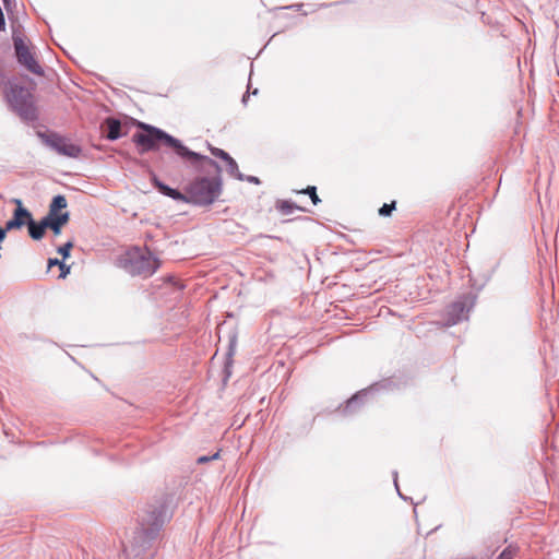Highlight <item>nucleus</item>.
<instances>
[{
    "label": "nucleus",
    "instance_id": "1",
    "mask_svg": "<svg viewBox=\"0 0 559 559\" xmlns=\"http://www.w3.org/2000/svg\"><path fill=\"white\" fill-rule=\"evenodd\" d=\"M189 163L195 171L204 175L195 177L186 188L188 203L205 206L218 199L222 192V168L212 158L210 163L205 160L183 159Z\"/></svg>",
    "mask_w": 559,
    "mask_h": 559
},
{
    "label": "nucleus",
    "instance_id": "2",
    "mask_svg": "<svg viewBox=\"0 0 559 559\" xmlns=\"http://www.w3.org/2000/svg\"><path fill=\"white\" fill-rule=\"evenodd\" d=\"M138 128L142 131L136 132L132 136V141L138 146L140 154H145L150 151H157L162 145L171 148L181 159L205 160L210 163V157L200 153L191 151L182 144V142L175 136L168 134L164 130L154 126L147 124L142 121H135Z\"/></svg>",
    "mask_w": 559,
    "mask_h": 559
},
{
    "label": "nucleus",
    "instance_id": "3",
    "mask_svg": "<svg viewBox=\"0 0 559 559\" xmlns=\"http://www.w3.org/2000/svg\"><path fill=\"white\" fill-rule=\"evenodd\" d=\"M4 95L11 110L23 121L37 120L38 115L34 104V96L27 87L9 80L5 84Z\"/></svg>",
    "mask_w": 559,
    "mask_h": 559
},
{
    "label": "nucleus",
    "instance_id": "4",
    "mask_svg": "<svg viewBox=\"0 0 559 559\" xmlns=\"http://www.w3.org/2000/svg\"><path fill=\"white\" fill-rule=\"evenodd\" d=\"M159 260L147 249L134 248L130 250L123 260L124 270L131 275L150 277L159 267Z\"/></svg>",
    "mask_w": 559,
    "mask_h": 559
},
{
    "label": "nucleus",
    "instance_id": "5",
    "mask_svg": "<svg viewBox=\"0 0 559 559\" xmlns=\"http://www.w3.org/2000/svg\"><path fill=\"white\" fill-rule=\"evenodd\" d=\"M12 40L17 63L32 74L43 76L45 71L36 58L35 47L28 45L15 32H13Z\"/></svg>",
    "mask_w": 559,
    "mask_h": 559
},
{
    "label": "nucleus",
    "instance_id": "6",
    "mask_svg": "<svg viewBox=\"0 0 559 559\" xmlns=\"http://www.w3.org/2000/svg\"><path fill=\"white\" fill-rule=\"evenodd\" d=\"M36 135L44 145L59 155L78 158L82 154L80 145L72 143L68 138L55 131H36Z\"/></svg>",
    "mask_w": 559,
    "mask_h": 559
},
{
    "label": "nucleus",
    "instance_id": "7",
    "mask_svg": "<svg viewBox=\"0 0 559 559\" xmlns=\"http://www.w3.org/2000/svg\"><path fill=\"white\" fill-rule=\"evenodd\" d=\"M476 302V296L472 293L461 295L450 304L444 311V324L452 326L468 318L469 311Z\"/></svg>",
    "mask_w": 559,
    "mask_h": 559
},
{
    "label": "nucleus",
    "instance_id": "8",
    "mask_svg": "<svg viewBox=\"0 0 559 559\" xmlns=\"http://www.w3.org/2000/svg\"><path fill=\"white\" fill-rule=\"evenodd\" d=\"M12 202L16 204V207L13 212L12 218L5 223L8 231L21 229L23 226L27 225V222L32 216V213L23 206L20 199H13Z\"/></svg>",
    "mask_w": 559,
    "mask_h": 559
},
{
    "label": "nucleus",
    "instance_id": "9",
    "mask_svg": "<svg viewBox=\"0 0 559 559\" xmlns=\"http://www.w3.org/2000/svg\"><path fill=\"white\" fill-rule=\"evenodd\" d=\"M102 130L109 141H116L127 134V131H122L121 121L115 117H107L102 123Z\"/></svg>",
    "mask_w": 559,
    "mask_h": 559
},
{
    "label": "nucleus",
    "instance_id": "10",
    "mask_svg": "<svg viewBox=\"0 0 559 559\" xmlns=\"http://www.w3.org/2000/svg\"><path fill=\"white\" fill-rule=\"evenodd\" d=\"M385 384H386V382L374 383L371 386H369L368 389L359 391L358 393L353 395L346 402V405H345V407L343 409V413L344 414H352V413H354L356 407L360 404V402L362 401V399L365 396L369 395L370 393H372L374 391H378L380 388H385Z\"/></svg>",
    "mask_w": 559,
    "mask_h": 559
},
{
    "label": "nucleus",
    "instance_id": "11",
    "mask_svg": "<svg viewBox=\"0 0 559 559\" xmlns=\"http://www.w3.org/2000/svg\"><path fill=\"white\" fill-rule=\"evenodd\" d=\"M152 182L154 187L158 190L159 193L171 198L175 201H180L183 203H188L187 192L182 193L181 191L174 189L159 179L156 178V176L153 177Z\"/></svg>",
    "mask_w": 559,
    "mask_h": 559
},
{
    "label": "nucleus",
    "instance_id": "12",
    "mask_svg": "<svg viewBox=\"0 0 559 559\" xmlns=\"http://www.w3.org/2000/svg\"><path fill=\"white\" fill-rule=\"evenodd\" d=\"M26 226L28 228V234L32 239L41 240L44 238L46 230H47L44 219L36 222L32 215L31 219H28Z\"/></svg>",
    "mask_w": 559,
    "mask_h": 559
},
{
    "label": "nucleus",
    "instance_id": "13",
    "mask_svg": "<svg viewBox=\"0 0 559 559\" xmlns=\"http://www.w3.org/2000/svg\"><path fill=\"white\" fill-rule=\"evenodd\" d=\"M69 221H70V213L69 212H64L62 214L61 218H57V219H53V221H44V222H45L46 229L52 230V233L56 236H58V235L61 234L62 227L66 224H68Z\"/></svg>",
    "mask_w": 559,
    "mask_h": 559
},
{
    "label": "nucleus",
    "instance_id": "14",
    "mask_svg": "<svg viewBox=\"0 0 559 559\" xmlns=\"http://www.w3.org/2000/svg\"><path fill=\"white\" fill-rule=\"evenodd\" d=\"M227 166V173L239 180H245V176L239 171L238 164L236 160L229 155L225 160Z\"/></svg>",
    "mask_w": 559,
    "mask_h": 559
},
{
    "label": "nucleus",
    "instance_id": "15",
    "mask_svg": "<svg viewBox=\"0 0 559 559\" xmlns=\"http://www.w3.org/2000/svg\"><path fill=\"white\" fill-rule=\"evenodd\" d=\"M68 205L67 199L64 195L58 194L52 198L49 209L56 212H61Z\"/></svg>",
    "mask_w": 559,
    "mask_h": 559
},
{
    "label": "nucleus",
    "instance_id": "16",
    "mask_svg": "<svg viewBox=\"0 0 559 559\" xmlns=\"http://www.w3.org/2000/svg\"><path fill=\"white\" fill-rule=\"evenodd\" d=\"M277 209L285 215L292 214L295 210H300L295 203L290 201H281Z\"/></svg>",
    "mask_w": 559,
    "mask_h": 559
},
{
    "label": "nucleus",
    "instance_id": "17",
    "mask_svg": "<svg viewBox=\"0 0 559 559\" xmlns=\"http://www.w3.org/2000/svg\"><path fill=\"white\" fill-rule=\"evenodd\" d=\"M299 193L308 194L314 205L321 202L320 198L317 194V188L314 186H308L306 189L299 191Z\"/></svg>",
    "mask_w": 559,
    "mask_h": 559
},
{
    "label": "nucleus",
    "instance_id": "18",
    "mask_svg": "<svg viewBox=\"0 0 559 559\" xmlns=\"http://www.w3.org/2000/svg\"><path fill=\"white\" fill-rule=\"evenodd\" d=\"M396 202L392 201L391 203H384L379 210L378 213L380 216L389 217L392 212L395 210Z\"/></svg>",
    "mask_w": 559,
    "mask_h": 559
},
{
    "label": "nucleus",
    "instance_id": "19",
    "mask_svg": "<svg viewBox=\"0 0 559 559\" xmlns=\"http://www.w3.org/2000/svg\"><path fill=\"white\" fill-rule=\"evenodd\" d=\"M516 554L518 547L510 545L503 549V551L497 557V559H513Z\"/></svg>",
    "mask_w": 559,
    "mask_h": 559
},
{
    "label": "nucleus",
    "instance_id": "20",
    "mask_svg": "<svg viewBox=\"0 0 559 559\" xmlns=\"http://www.w3.org/2000/svg\"><path fill=\"white\" fill-rule=\"evenodd\" d=\"M207 146H209V150H210L211 154L214 155L217 158H221V159L225 160L229 156V154L227 152H225L222 148L214 147L210 143L207 144Z\"/></svg>",
    "mask_w": 559,
    "mask_h": 559
},
{
    "label": "nucleus",
    "instance_id": "21",
    "mask_svg": "<svg viewBox=\"0 0 559 559\" xmlns=\"http://www.w3.org/2000/svg\"><path fill=\"white\" fill-rule=\"evenodd\" d=\"M72 248H73V242L68 241L58 248V253L61 254L63 259H67L70 257V251Z\"/></svg>",
    "mask_w": 559,
    "mask_h": 559
},
{
    "label": "nucleus",
    "instance_id": "22",
    "mask_svg": "<svg viewBox=\"0 0 559 559\" xmlns=\"http://www.w3.org/2000/svg\"><path fill=\"white\" fill-rule=\"evenodd\" d=\"M235 353V341L233 340L229 344V348H228V352H227V361H226V365H225V372L227 373V376L230 374V371H229V364L231 361V356L234 355Z\"/></svg>",
    "mask_w": 559,
    "mask_h": 559
},
{
    "label": "nucleus",
    "instance_id": "23",
    "mask_svg": "<svg viewBox=\"0 0 559 559\" xmlns=\"http://www.w3.org/2000/svg\"><path fill=\"white\" fill-rule=\"evenodd\" d=\"M63 213L64 212H56V211H52V210L49 209L47 215L44 216L41 219H44V221H53V219H57V218H61Z\"/></svg>",
    "mask_w": 559,
    "mask_h": 559
},
{
    "label": "nucleus",
    "instance_id": "24",
    "mask_svg": "<svg viewBox=\"0 0 559 559\" xmlns=\"http://www.w3.org/2000/svg\"><path fill=\"white\" fill-rule=\"evenodd\" d=\"M218 456H219V452H216L212 456H206V455L200 456V457H198L197 462L199 464H204V463H207V462H210L212 460L218 459Z\"/></svg>",
    "mask_w": 559,
    "mask_h": 559
},
{
    "label": "nucleus",
    "instance_id": "25",
    "mask_svg": "<svg viewBox=\"0 0 559 559\" xmlns=\"http://www.w3.org/2000/svg\"><path fill=\"white\" fill-rule=\"evenodd\" d=\"M60 267V276L61 278H64L70 273V266L67 265L64 262L59 263Z\"/></svg>",
    "mask_w": 559,
    "mask_h": 559
},
{
    "label": "nucleus",
    "instance_id": "26",
    "mask_svg": "<svg viewBox=\"0 0 559 559\" xmlns=\"http://www.w3.org/2000/svg\"><path fill=\"white\" fill-rule=\"evenodd\" d=\"M245 179H246L247 181L252 182V183H255V185L260 183L259 178H258V177H254V176H247V177H245Z\"/></svg>",
    "mask_w": 559,
    "mask_h": 559
},
{
    "label": "nucleus",
    "instance_id": "27",
    "mask_svg": "<svg viewBox=\"0 0 559 559\" xmlns=\"http://www.w3.org/2000/svg\"><path fill=\"white\" fill-rule=\"evenodd\" d=\"M393 478H394V485H395V488H396V490H397V492H399L400 497L404 498V497L402 496V493L400 492V489H399V485H397V472H396V471H394V472H393Z\"/></svg>",
    "mask_w": 559,
    "mask_h": 559
},
{
    "label": "nucleus",
    "instance_id": "28",
    "mask_svg": "<svg viewBox=\"0 0 559 559\" xmlns=\"http://www.w3.org/2000/svg\"><path fill=\"white\" fill-rule=\"evenodd\" d=\"M59 263H62V261H59L58 259H49L48 260V266L51 267L53 265H58L59 266Z\"/></svg>",
    "mask_w": 559,
    "mask_h": 559
},
{
    "label": "nucleus",
    "instance_id": "29",
    "mask_svg": "<svg viewBox=\"0 0 559 559\" xmlns=\"http://www.w3.org/2000/svg\"><path fill=\"white\" fill-rule=\"evenodd\" d=\"M8 229L0 226V241L4 240Z\"/></svg>",
    "mask_w": 559,
    "mask_h": 559
},
{
    "label": "nucleus",
    "instance_id": "30",
    "mask_svg": "<svg viewBox=\"0 0 559 559\" xmlns=\"http://www.w3.org/2000/svg\"><path fill=\"white\" fill-rule=\"evenodd\" d=\"M249 95L248 94H245L243 97H242V103L246 104L247 103V99H248Z\"/></svg>",
    "mask_w": 559,
    "mask_h": 559
},
{
    "label": "nucleus",
    "instance_id": "31",
    "mask_svg": "<svg viewBox=\"0 0 559 559\" xmlns=\"http://www.w3.org/2000/svg\"><path fill=\"white\" fill-rule=\"evenodd\" d=\"M253 95L258 94V90L255 88L253 92H252Z\"/></svg>",
    "mask_w": 559,
    "mask_h": 559
},
{
    "label": "nucleus",
    "instance_id": "32",
    "mask_svg": "<svg viewBox=\"0 0 559 559\" xmlns=\"http://www.w3.org/2000/svg\"><path fill=\"white\" fill-rule=\"evenodd\" d=\"M3 1H4V3H7L8 0H3Z\"/></svg>",
    "mask_w": 559,
    "mask_h": 559
}]
</instances>
